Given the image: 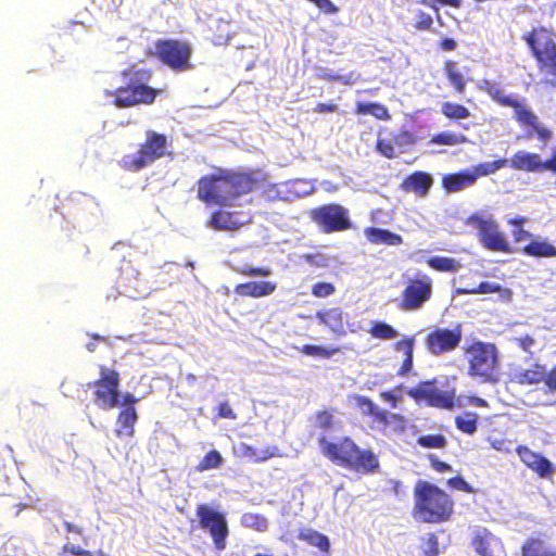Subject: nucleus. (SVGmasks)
Wrapping results in <instances>:
<instances>
[{"label":"nucleus","instance_id":"obj_1","mask_svg":"<svg viewBox=\"0 0 556 556\" xmlns=\"http://www.w3.org/2000/svg\"><path fill=\"white\" fill-rule=\"evenodd\" d=\"M243 192V174L217 169L197 181V198L206 205L232 206Z\"/></svg>","mask_w":556,"mask_h":556},{"label":"nucleus","instance_id":"obj_2","mask_svg":"<svg viewBox=\"0 0 556 556\" xmlns=\"http://www.w3.org/2000/svg\"><path fill=\"white\" fill-rule=\"evenodd\" d=\"M122 75L127 78V84L114 91L106 92L108 96L114 97L113 104L118 109L152 104L161 92V90L147 85L152 77L150 68H137L131 65L124 70Z\"/></svg>","mask_w":556,"mask_h":556},{"label":"nucleus","instance_id":"obj_3","mask_svg":"<svg viewBox=\"0 0 556 556\" xmlns=\"http://www.w3.org/2000/svg\"><path fill=\"white\" fill-rule=\"evenodd\" d=\"M454 503L451 497L437 485L418 482L415 488L414 518L418 521L439 523L450 519Z\"/></svg>","mask_w":556,"mask_h":556},{"label":"nucleus","instance_id":"obj_4","mask_svg":"<svg viewBox=\"0 0 556 556\" xmlns=\"http://www.w3.org/2000/svg\"><path fill=\"white\" fill-rule=\"evenodd\" d=\"M321 453L339 466L355 470L371 471L379 463L371 451H361L350 439L344 438L339 442H330L325 437L319 438Z\"/></svg>","mask_w":556,"mask_h":556},{"label":"nucleus","instance_id":"obj_5","mask_svg":"<svg viewBox=\"0 0 556 556\" xmlns=\"http://www.w3.org/2000/svg\"><path fill=\"white\" fill-rule=\"evenodd\" d=\"M266 175L262 173H245V192L263 189L269 199H280L283 201H293L298 198L307 197L315 191L312 181L295 179L278 185H273L267 189Z\"/></svg>","mask_w":556,"mask_h":556},{"label":"nucleus","instance_id":"obj_6","mask_svg":"<svg viewBox=\"0 0 556 556\" xmlns=\"http://www.w3.org/2000/svg\"><path fill=\"white\" fill-rule=\"evenodd\" d=\"M174 72L193 70V49L189 41L176 38H163L154 41V49L148 53Z\"/></svg>","mask_w":556,"mask_h":556},{"label":"nucleus","instance_id":"obj_7","mask_svg":"<svg viewBox=\"0 0 556 556\" xmlns=\"http://www.w3.org/2000/svg\"><path fill=\"white\" fill-rule=\"evenodd\" d=\"M169 142L164 134L154 130L146 132V140L136 153L126 154L119 161L122 168L128 172H139L167 154Z\"/></svg>","mask_w":556,"mask_h":556},{"label":"nucleus","instance_id":"obj_8","mask_svg":"<svg viewBox=\"0 0 556 556\" xmlns=\"http://www.w3.org/2000/svg\"><path fill=\"white\" fill-rule=\"evenodd\" d=\"M468 363V375L479 377L483 381L494 380L498 365V352L493 343L473 342L465 349Z\"/></svg>","mask_w":556,"mask_h":556},{"label":"nucleus","instance_id":"obj_9","mask_svg":"<svg viewBox=\"0 0 556 556\" xmlns=\"http://www.w3.org/2000/svg\"><path fill=\"white\" fill-rule=\"evenodd\" d=\"M466 224L478 230L480 241L485 249L496 252L510 251L509 243L491 215L473 214L467 219Z\"/></svg>","mask_w":556,"mask_h":556},{"label":"nucleus","instance_id":"obj_10","mask_svg":"<svg viewBox=\"0 0 556 556\" xmlns=\"http://www.w3.org/2000/svg\"><path fill=\"white\" fill-rule=\"evenodd\" d=\"M99 369L100 378L89 383L94 388L93 402L103 409L115 408L119 404V374L103 365Z\"/></svg>","mask_w":556,"mask_h":556},{"label":"nucleus","instance_id":"obj_11","mask_svg":"<svg viewBox=\"0 0 556 556\" xmlns=\"http://www.w3.org/2000/svg\"><path fill=\"white\" fill-rule=\"evenodd\" d=\"M195 513L200 528L208 531L216 549H224L228 536V526L224 514L213 509L206 504L199 505Z\"/></svg>","mask_w":556,"mask_h":556},{"label":"nucleus","instance_id":"obj_12","mask_svg":"<svg viewBox=\"0 0 556 556\" xmlns=\"http://www.w3.org/2000/svg\"><path fill=\"white\" fill-rule=\"evenodd\" d=\"M432 295V278L426 274H417L410 279L403 292L401 308L416 311L424 306Z\"/></svg>","mask_w":556,"mask_h":556},{"label":"nucleus","instance_id":"obj_13","mask_svg":"<svg viewBox=\"0 0 556 556\" xmlns=\"http://www.w3.org/2000/svg\"><path fill=\"white\" fill-rule=\"evenodd\" d=\"M462 340L459 327L454 329L435 328L426 337V348L433 355L448 353L455 350Z\"/></svg>","mask_w":556,"mask_h":556},{"label":"nucleus","instance_id":"obj_14","mask_svg":"<svg viewBox=\"0 0 556 556\" xmlns=\"http://www.w3.org/2000/svg\"><path fill=\"white\" fill-rule=\"evenodd\" d=\"M314 219L326 232L345 230L351 226L346 210L338 204L319 208L314 213Z\"/></svg>","mask_w":556,"mask_h":556},{"label":"nucleus","instance_id":"obj_15","mask_svg":"<svg viewBox=\"0 0 556 556\" xmlns=\"http://www.w3.org/2000/svg\"><path fill=\"white\" fill-rule=\"evenodd\" d=\"M118 292L129 299H142L150 292L147 281L140 277V274L127 266L122 268L121 276L117 280Z\"/></svg>","mask_w":556,"mask_h":556},{"label":"nucleus","instance_id":"obj_16","mask_svg":"<svg viewBox=\"0 0 556 556\" xmlns=\"http://www.w3.org/2000/svg\"><path fill=\"white\" fill-rule=\"evenodd\" d=\"M523 39L532 50L538 62L556 55V43L552 37V31L545 27L534 28L523 36Z\"/></svg>","mask_w":556,"mask_h":556},{"label":"nucleus","instance_id":"obj_17","mask_svg":"<svg viewBox=\"0 0 556 556\" xmlns=\"http://www.w3.org/2000/svg\"><path fill=\"white\" fill-rule=\"evenodd\" d=\"M516 453L520 460L541 478H548L556 471L553 464L547 458L536 452H533L526 445H519L516 448Z\"/></svg>","mask_w":556,"mask_h":556},{"label":"nucleus","instance_id":"obj_18","mask_svg":"<svg viewBox=\"0 0 556 556\" xmlns=\"http://www.w3.org/2000/svg\"><path fill=\"white\" fill-rule=\"evenodd\" d=\"M471 546L480 556H495L502 544L486 528L477 527L471 532Z\"/></svg>","mask_w":556,"mask_h":556},{"label":"nucleus","instance_id":"obj_19","mask_svg":"<svg viewBox=\"0 0 556 556\" xmlns=\"http://www.w3.org/2000/svg\"><path fill=\"white\" fill-rule=\"evenodd\" d=\"M545 366L532 364L529 368L514 366L509 369V379L513 383L520 386H532L541 383L544 379Z\"/></svg>","mask_w":556,"mask_h":556},{"label":"nucleus","instance_id":"obj_20","mask_svg":"<svg viewBox=\"0 0 556 556\" xmlns=\"http://www.w3.org/2000/svg\"><path fill=\"white\" fill-rule=\"evenodd\" d=\"M510 167L516 170L541 173L545 172V162L538 153H532L526 150L517 151L509 160H507Z\"/></svg>","mask_w":556,"mask_h":556},{"label":"nucleus","instance_id":"obj_21","mask_svg":"<svg viewBox=\"0 0 556 556\" xmlns=\"http://www.w3.org/2000/svg\"><path fill=\"white\" fill-rule=\"evenodd\" d=\"M480 88L500 104L511 106L515 111V117L518 116L520 109H525L527 106L518 97L506 94L505 91L495 83L484 80Z\"/></svg>","mask_w":556,"mask_h":556},{"label":"nucleus","instance_id":"obj_22","mask_svg":"<svg viewBox=\"0 0 556 556\" xmlns=\"http://www.w3.org/2000/svg\"><path fill=\"white\" fill-rule=\"evenodd\" d=\"M516 118L520 124L530 126L543 142L552 139L553 132L539 122L538 116L528 106L520 109Z\"/></svg>","mask_w":556,"mask_h":556},{"label":"nucleus","instance_id":"obj_23","mask_svg":"<svg viewBox=\"0 0 556 556\" xmlns=\"http://www.w3.org/2000/svg\"><path fill=\"white\" fill-rule=\"evenodd\" d=\"M138 420V415L135 407H125L117 415V427L114 432L118 438L135 435V425Z\"/></svg>","mask_w":556,"mask_h":556},{"label":"nucleus","instance_id":"obj_24","mask_svg":"<svg viewBox=\"0 0 556 556\" xmlns=\"http://www.w3.org/2000/svg\"><path fill=\"white\" fill-rule=\"evenodd\" d=\"M208 225L215 230H236L242 225L238 213L216 211L212 214Z\"/></svg>","mask_w":556,"mask_h":556},{"label":"nucleus","instance_id":"obj_25","mask_svg":"<svg viewBox=\"0 0 556 556\" xmlns=\"http://www.w3.org/2000/svg\"><path fill=\"white\" fill-rule=\"evenodd\" d=\"M494 292L498 293L500 299L504 302H510L513 299V291L510 289L502 288L498 283L490 281L481 282L477 288L473 289H456L457 294H486Z\"/></svg>","mask_w":556,"mask_h":556},{"label":"nucleus","instance_id":"obj_26","mask_svg":"<svg viewBox=\"0 0 556 556\" xmlns=\"http://www.w3.org/2000/svg\"><path fill=\"white\" fill-rule=\"evenodd\" d=\"M377 422L382 425V430L387 434H402L406 429V419L404 416L382 410Z\"/></svg>","mask_w":556,"mask_h":556},{"label":"nucleus","instance_id":"obj_27","mask_svg":"<svg viewBox=\"0 0 556 556\" xmlns=\"http://www.w3.org/2000/svg\"><path fill=\"white\" fill-rule=\"evenodd\" d=\"M364 235L374 244L400 245L403 242L400 235L375 227L366 228Z\"/></svg>","mask_w":556,"mask_h":556},{"label":"nucleus","instance_id":"obj_28","mask_svg":"<svg viewBox=\"0 0 556 556\" xmlns=\"http://www.w3.org/2000/svg\"><path fill=\"white\" fill-rule=\"evenodd\" d=\"M522 252L534 257H556V247L541 238L530 240L523 245Z\"/></svg>","mask_w":556,"mask_h":556},{"label":"nucleus","instance_id":"obj_29","mask_svg":"<svg viewBox=\"0 0 556 556\" xmlns=\"http://www.w3.org/2000/svg\"><path fill=\"white\" fill-rule=\"evenodd\" d=\"M316 318L327 326L334 333H343V313L339 307H333L326 311H320L316 313Z\"/></svg>","mask_w":556,"mask_h":556},{"label":"nucleus","instance_id":"obj_30","mask_svg":"<svg viewBox=\"0 0 556 556\" xmlns=\"http://www.w3.org/2000/svg\"><path fill=\"white\" fill-rule=\"evenodd\" d=\"M415 338H404L394 343V351L402 353L404 356L403 363L397 371L399 375H406L413 367V353H414Z\"/></svg>","mask_w":556,"mask_h":556},{"label":"nucleus","instance_id":"obj_31","mask_svg":"<svg viewBox=\"0 0 556 556\" xmlns=\"http://www.w3.org/2000/svg\"><path fill=\"white\" fill-rule=\"evenodd\" d=\"M432 182L433 180L430 175L418 172L405 179L403 187L407 191L415 192L418 195H425L432 186Z\"/></svg>","mask_w":556,"mask_h":556},{"label":"nucleus","instance_id":"obj_32","mask_svg":"<svg viewBox=\"0 0 556 556\" xmlns=\"http://www.w3.org/2000/svg\"><path fill=\"white\" fill-rule=\"evenodd\" d=\"M475 184V176L470 170L459 174H451L443 178V187L447 192H458Z\"/></svg>","mask_w":556,"mask_h":556},{"label":"nucleus","instance_id":"obj_33","mask_svg":"<svg viewBox=\"0 0 556 556\" xmlns=\"http://www.w3.org/2000/svg\"><path fill=\"white\" fill-rule=\"evenodd\" d=\"M299 539L307 544L318 547L321 552L328 553L330 549L329 539L313 529H302L299 532Z\"/></svg>","mask_w":556,"mask_h":556},{"label":"nucleus","instance_id":"obj_34","mask_svg":"<svg viewBox=\"0 0 556 556\" xmlns=\"http://www.w3.org/2000/svg\"><path fill=\"white\" fill-rule=\"evenodd\" d=\"M276 283L265 280L245 281V295L260 298L271 294L276 290Z\"/></svg>","mask_w":556,"mask_h":556},{"label":"nucleus","instance_id":"obj_35","mask_svg":"<svg viewBox=\"0 0 556 556\" xmlns=\"http://www.w3.org/2000/svg\"><path fill=\"white\" fill-rule=\"evenodd\" d=\"M522 556H556V551L541 540L530 539L522 546Z\"/></svg>","mask_w":556,"mask_h":556},{"label":"nucleus","instance_id":"obj_36","mask_svg":"<svg viewBox=\"0 0 556 556\" xmlns=\"http://www.w3.org/2000/svg\"><path fill=\"white\" fill-rule=\"evenodd\" d=\"M428 405L439 408L452 409L455 405V392L443 391L433 388Z\"/></svg>","mask_w":556,"mask_h":556},{"label":"nucleus","instance_id":"obj_37","mask_svg":"<svg viewBox=\"0 0 556 556\" xmlns=\"http://www.w3.org/2000/svg\"><path fill=\"white\" fill-rule=\"evenodd\" d=\"M427 264L438 271L456 273L462 268L460 262L445 256H432Z\"/></svg>","mask_w":556,"mask_h":556},{"label":"nucleus","instance_id":"obj_38","mask_svg":"<svg viewBox=\"0 0 556 556\" xmlns=\"http://www.w3.org/2000/svg\"><path fill=\"white\" fill-rule=\"evenodd\" d=\"M355 111L359 115L370 114L381 121L390 118L388 109L380 103L358 102Z\"/></svg>","mask_w":556,"mask_h":556},{"label":"nucleus","instance_id":"obj_39","mask_svg":"<svg viewBox=\"0 0 556 556\" xmlns=\"http://www.w3.org/2000/svg\"><path fill=\"white\" fill-rule=\"evenodd\" d=\"M352 401L354 405L361 410L364 415H369L374 417L377 421L380 414L383 409L378 407L370 399L362 396V395H353Z\"/></svg>","mask_w":556,"mask_h":556},{"label":"nucleus","instance_id":"obj_40","mask_svg":"<svg viewBox=\"0 0 556 556\" xmlns=\"http://www.w3.org/2000/svg\"><path fill=\"white\" fill-rule=\"evenodd\" d=\"M230 30L229 25L227 23H224L222 21H212V24L208 28V38L214 43H223L226 42L229 38Z\"/></svg>","mask_w":556,"mask_h":556},{"label":"nucleus","instance_id":"obj_41","mask_svg":"<svg viewBox=\"0 0 556 556\" xmlns=\"http://www.w3.org/2000/svg\"><path fill=\"white\" fill-rule=\"evenodd\" d=\"M368 332L374 338L381 340H392L399 336L397 330H395L391 325L382 321H374Z\"/></svg>","mask_w":556,"mask_h":556},{"label":"nucleus","instance_id":"obj_42","mask_svg":"<svg viewBox=\"0 0 556 556\" xmlns=\"http://www.w3.org/2000/svg\"><path fill=\"white\" fill-rule=\"evenodd\" d=\"M507 164V160H497L493 162H485L475 166L470 169L471 175L475 176V182L481 176H488L503 168Z\"/></svg>","mask_w":556,"mask_h":556},{"label":"nucleus","instance_id":"obj_43","mask_svg":"<svg viewBox=\"0 0 556 556\" xmlns=\"http://www.w3.org/2000/svg\"><path fill=\"white\" fill-rule=\"evenodd\" d=\"M223 458L218 451L212 450L204 455L197 466V471L203 472L211 469H216L222 465Z\"/></svg>","mask_w":556,"mask_h":556},{"label":"nucleus","instance_id":"obj_44","mask_svg":"<svg viewBox=\"0 0 556 556\" xmlns=\"http://www.w3.org/2000/svg\"><path fill=\"white\" fill-rule=\"evenodd\" d=\"M433 388L431 382H421L417 387L408 389L407 394L416 401H425L429 404Z\"/></svg>","mask_w":556,"mask_h":556},{"label":"nucleus","instance_id":"obj_45","mask_svg":"<svg viewBox=\"0 0 556 556\" xmlns=\"http://www.w3.org/2000/svg\"><path fill=\"white\" fill-rule=\"evenodd\" d=\"M442 112L446 117L454 119H464L470 116L468 109L460 104L451 102L443 103Z\"/></svg>","mask_w":556,"mask_h":556},{"label":"nucleus","instance_id":"obj_46","mask_svg":"<svg viewBox=\"0 0 556 556\" xmlns=\"http://www.w3.org/2000/svg\"><path fill=\"white\" fill-rule=\"evenodd\" d=\"M445 72L450 83L455 87V89L458 92H464L465 79L464 76L457 71L455 63L447 62L445 64Z\"/></svg>","mask_w":556,"mask_h":556},{"label":"nucleus","instance_id":"obj_47","mask_svg":"<svg viewBox=\"0 0 556 556\" xmlns=\"http://www.w3.org/2000/svg\"><path fill=\"white\" fill-rule=\"evenodd\" d=\"M456 426L465 433L472 434L477 430V416L471 413H466L456 417Z\"/></svg>","mask_w":556,"mask_h":556},{"label":"nucleus","instance_id":"obj_48","mask_svg":"<svg viewBox=\"0 0 556 556\" xmlns=\"http://www.w3.org/2000/svg\"><path fill=\"white\" fill-rule=\"evenodd\" d=\"M417 443L426 448H443L446 445V439L441 434H428L419 437Z\"/></svg>","mask_w":556,"mask_h":556},{"label":"nucleus","instance_id":"obj_49","mask_svg":"<svg viewBox=\"0 0 556 556\" xmlns=\"http://www.w3.org/2000/svg\"><path fill=\"white\" fill-rule=\"evenodd\" d=\"M319 77L325 80H338L343 85H352L358 80V75L354 72L346 75H336L331 71L323 70Z\"/></svg>","mask_w":556,"mask_h":556},{"label":"nucleus","instance_id":"obj_50","mask_svg":"<svg viewBox=\"0 0 556 556\" xmlns=\"http://www.w3.org/2000/svg\"><path fill=\"white\" fill-rule=\"evenodd\" d=\"M421 549L425 556H438L439 555V541L435 534L427 533L422 538Z\"/></svg>","mask_w":556,"mask_h":556},{"label":"nucleus","instance_id":"obj_51","mask_svg":"<svg viewBox=\"0 0 556 556\" xmlns=\"http://www.w3.org/2000/svg\"><path fill=\"white\" fill-rule=\"evenodd\" d=\"M432 141L438 144L456 146L467 141V138L463 135L453 132H442L437 135Z\"/></svg>","mask_w":556,"mask_h":556},{"label":"nucleus","instance_id":"obj_52","mask_svg":"<svg viewBox=\"0 0 556 556\" xmlns=\"http://www.w3.org/2000/svg\"><path fill=\"white\" fill-rule=\"evenodd\" d=\"M539 64L540 70L546 76H551L549 83L556 87V54L539 61Z\"/></svg>","mask_w":556,"mask_h":556},{"label":"nucleus","instance_id":"obj_53","mask_svg":"<svg viewBox=\"0 0 556 556\" xmlns=\"http://www.w3.org/2000/svg\"><path fill=\"white\" fill-rule=\"evenodd\" d=\"M525 222V219H509L508 223L510 225L516 226V229L511 231V235L516 242L522 243L532 240V235L522 229L520 225Z\"/></svg>","mask_w":556,"mask_h":556},{"label":"nucleus","instance_id":"obj_54","mask_svg":"<svg viewBox=\"0 0 556 556\" xmlns=\"http://www.w3.org/2000/svg\"><path fill=\"white\" fill-rule=\"evenodd\" d=\"M337 351V349L327 350L326 348H323L320 345H304L302 349V352L306 355L319 356L324 358L330 357Z\"/></svg>","mask_w":556,"mask_h":556},{"label":"nucleus","instance_id":"obj_55","mask_svg":"<svg viewBox=\"0 0 556 556\" xmlns=\"http://www.w3.org/2000/svg\"><path fill=\"white\" fill-rule=\"evenodd\" d=\"M334 291H336L334 286L329 282H318V283H315L312 288V293L316 298H327V296L333 294Z\"/></svg>","mask_w":556,"mask_h":556},{"label":"nucleus","instance_id":"obj_56","mask_svg":"<svg viewBox=\"0 0 556 556\" xmlns=\"http://www.w3.org/2000/svg\"><path fill=\"white\" fill-rule=\"evenodd\" d=\"M61 556L72 555V556H93V554L80 547L79 545L74 544H65L62 547V551L60 553Z\"/></svg>","mask_w":556,"mask_h":556},{"label":"nucleus","instance_id":"obj_57","mask_svg":"<svg viewBox=\"0 0 556 556\" xmlns=\"http://www.w3.org/2000/svg\"><path fill=\"white\" fill-rule=\"evenodd\" d=\"M245 527L263 531L267 528V520L264 517L249 514L245 515Z\"/></svg>","mask_w":556,"mask_h":556},{"label":"nucleus","instance_id":"obj_58","mask_svg":"<svg viewBox=\"0 0 556 556\" xmlns=\"http://www.w3.org/2000/svg\"><path fill=\"white\" fill-rule=\"evenodd\" d=\"M513 342L522 349L527 353H531V349L535 345V339L531 336H525L519 338H514Z\"/></svg>","mask_w":556,"mask_h":556},{"label":"nucleus","instance_id":"obj_59","mask_svg":"<svg viewBox=\"0 0 556 556\" xmlns=\"http://www.w3.org/2000/svg\"><path fill=\"white\" fill-rule=\"evenodd\" d=\"M378 151L387 157L395 155V149L391 140L379 139L377 144Z\"/></svg>","mask_w":556,"mask_h":556},{"label":"nucleus","instance_id":"obj_60","mask_svg":"<svg viewBox=\"0 0 556 556\" xmlns=\"http://www.w3.org/2000/svg\"><path fill=\"white\" fill-rule=\"evenodd\" d=\"M542 382L548 388L551 392L556 391V366L552 368L549 371L545 369V375Z\"/></svg>","mask_w":556,"mask_h":556},{"label":"nucleus","instance_id":"obj_61","mask_svg":"<svg viewBox=\"0 0 556 556\" xmlns=\"http://www.w3.org/2000/svg\"><path fill=\"white\" fill-rule=\"evenodd\" d=\"M306 260L311 264H314V265L320 266V267L328 266L329 262H330V258L328 256L320 254V253L313 254V255H306Z\"/></svg>","mask_w":556,"mask_h":556},{"label":"nucleus","instance_id":"obj_62","mask_svg":"<svg viewBox=\"0 0 556 556\" xmlns=\"http://www.w3.org/2000/svg\"><path fill=\"white\" fill-rule=\"evenodd\" d=\"M316 422L320 428H329L332 424V415L321 412L317 415Z\"/></svg>","mask_w":556,"mask_h":556},{"label":"nucleus","instance_id":"obj_63","mask_svg":"<svg viewBox=\"0 0 556 556\" xmlns=\"http://www.w3.org/2000/svg\"><path fill=\"white\" fill-rule=\"evenodd\" d=\"M491 445L494 450L504 453H510V443L503 439H496L491 441Z\"/></svg>","mask_w":556,"mask_h":556},{"label":"nucleus","instance_id":"obj_64","mask_svg":"<svg viewBox=\"0 0 556 556\" xmlns=\"http://www.w3.org/2000/svg\"><path fill=\"white\" fill-rule=\"evenodd\" d=\"M394 141L399 146H408L413 143V136L408 131H402L394 137Z\"/></svg>","mask_w":556,"mask_h":556}]
</instances>
